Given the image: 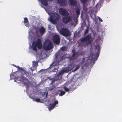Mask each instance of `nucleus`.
I'll return each mask as SVG.
<instances>
[{"label":"nucleus","instance_id":"nucleus-40","mask_svg":"<svg viewBox=\"0 0 122 122\" xmlns=\"http://www.w3.org/2000/svg\"><path fill=\"white\" fill-rule=\"evenodd\" d=\"M79 15H78V16H76V17L77 18L78 17H79Z\"/></svg>","mask_w":122,"mask_h":122},{"label":"nucleus","instance_id":"nucleus-14","mask_svg":"<svg viewBox=\"0 0 122 122\" xmlns=\"http://www.w3.org/2000/svg\"><path fill=\"white\" fill-rule=\"evenodd\" d=\"M58 3L60 5L66 6L67 5V1L66 0H57Z\"/></svg>","mask_w":122,"mask_h":122},{"label":"nucleus","instance_id":"nucleus-13","mask_svg":"<svg viewBox=\"0 0 122 122\" xmlns=\"http://www.w3.org/2000/svg\"><path fill=\"white\" fill-rule=\"evenodd\" d=\"M95 47L96 48L97 50V51L95 54V56L96 57H95L94 59L95 60V59H96L95 60H96L99 55V52L100 51V47L99 45H97L95 46Z\"/></svg>","mask_w":122,"mask_h":122},{"label":"nucleus","instance_id":"nucleus-23","mask_svg":"<svg viewBox=\"0 0 122 122\" xmlns=\"http://www.w3.org/2000/svg\"><path fill=\"white\" fill-rule=\"evenodd\" d=\"M33 100H34L36 102H40L41 103L42 102L41 101V99H40L39 98L34 99H33Z\"/></svg>","mask_w":122,"mask_h":122},{"label":"nucleus","instance_id":"nucleus-2","mask_svg":"<svg viewBox=\"0 0 122 122\" xmlns=\"http://www.w3.org/2000/svg\"><path fill=\"white\" fill-rule=\"evenodd\" d=\"M42 47V42L40 39L38 38L36 41L33 42L31 47L34 51H37V47L38 49H40Z\"/></svg>","mask_w":122,"mask_h":122},{"label":"nucleus","instance_id":"nucleus-20","mask_svg":"<svg viewBox=\"0 0 122 122\" xmlns=\"http://www.w3.org/2000/svg\"><path fill=\"white\" fill-rule=\"evenodd\" d=\"M32 65L33 66L37 67L38 66V62H37L34 61H32Z\"/></svg>","mask_w":122,"mask_h":122},{"label":"nucleus","instance_id":"nucleus-22","mask_svg":"<svg viewBox=\"0 0 122 122\" xmlns=\"http://www.w3.org/2000/svg\"><path fill=\"white\" fill-rule=\"evenodd\" d=\"M69 66L68 67V68L66 69H64V70L63 71L64 72H67L71 70L72 69V68H71L69 69Z\"/></svg>","mask_w":122,"mask_h":122},{"label":"nucleus","instance_id":"nucleus-35","mask_svg":"<svg viewBox=\"0 0 122 122\" xmlns=\"http://www.w3.org/2000/svg\"><path fill=\"white\" fill-rule=\"evenodd\" d=\"M30 69L32 71H34V69H33L32 67H30Z\"/></svg>","mask_w":122,"mask_h":122},{"label":"nucleus","instance_id":"nucleus-7","mask_svg":"<svg viewBox=\"0 0 122 122\" xmlns=\"http://www.w3.org/2000/svg\"><path fill=\"white\" fill-rule=\"evenodd\" d=\"M60 34L65 36H69L71 35V33L69 30L67 29L63 28L60 30Z\"/></svg>","mask_w":122,"mask_h":122},{"label":"nucleus","instance_id":"nucleus-29","mask_svg":"<svg viewBox=\"0 0 122 122\" xmlns=\"http://www.w3.org/2000/svg\"><path fill=\"white\" fill-rule=\"evenodd\" d=\"M80 1L83 3H84L88 1V0H80Z\"/></svg>","mask_w":122,"mask_h":122},{"label":"nucleus","instance_id":"nucleus-10","mask_svg":"<svg viewBox=\"0 0 122 122\" xmlns=\"http://www.w3.org/2000/svg\"><path fill=\"white\" fill-rule=\"evenodd\" d=\"M59 11L60 14L63 16H65L69 15V13L64 9L60 8Z\"/></svg>","mask_w":122,"mask_h":122},{"label":"nucleus","instance_id":"nucleus-15","mask_svg":"<svg viewBox=\"0 0 122 122\" xmlns=\"http://www.w3.org/2000/svg\"><path fill=\"white\" fill-rule=\"evenodd\" d=\"M69 2L70 4L72 6L76 5L77 2L76 0H69Z\"/></svg>","mask_w":122,"mask_h":122},{"label":"nucleus","instance_id":"nucleus-9","mask_svg":"<svg viewBox=\"0 0 122 122\" xmlns=\"http://www.w3.org/2000/svg\"><path fill=\"white\" fill-rule=\"evenodd\" d=\"M72 21L71 17L70 16H66L62 18V21L65 24H67Z\"/></svg>","mask_w":122,"mask_h":122},{"label":"nucleus","instance_id":"nucleus-28","mask_svg":"<svg viewBox=\"0 0 122 122\" xmlns=\"http://www.w3.org/2000/svg\"><path fill=\"white\" fill-rule=\"evenodd\" d=\"M64 89L65 91L66 92H68L69 91V89L66 87L65 86H64Z\"/></svg>","mask_w":122,"mask_h":122},{"label":"nucleus","instance_id":"nucleus-27","mask_svg":"<svg viewBox=\"0 0 122 122\" xmlns=\"http://www.w3.org/2000/svg\"><path fill=\"white\" fill-rule=\"evenodd\" d=\"M83 10L85 11H86L87 10V9L85 5H84L83 7Z\"/></svg>","mask_w":122,"mask_h":122},{"label":"nucleus","instance_id":"nucleus-37","mask_svg":"<svg viewBox=\"0 0 122 122\" xmlns=\"http://www.w3.org/2000/svg\"><path fill=\"white\" fill-rule=\"evenodd\" d=\"M48 93H47L46 95V98H47Z\"/></svg>","mask_w":122,"mask_h":122},{"label":"nucleus","instance_id":"nucleus-31","mask_svg":"<svg viewBox=\"0 0 122 122\" xmlns=\"http://www.w3.org/2000/svg\"><path fill=\"white\" fill-rule=\"evenodd\" d=\"M54 64V63H52L50 65V67L51 68L52 67L55 66V65H53V64Z\"/></svg>","mask_w":122,"mask_h":122},{"label":"nucleus","instance_id":"nucleus-21","mask_svg":"<svg viewBox=\"0 0 122 122\" xmlns=\"http://www.w3.org/2000/svg\"><path fill=\"white\" fill-rule=\"evenodd\" d=\"M75 11L76 14V16H78L80 14V10L78 9H76Z\"/></svg>","mask_w":122,"mask_h":122},{"label":"nucleus","instance_id":"nucleus-32","mask_svg":"<svg viewBox=\"0 0 122 122\" xmlns=\"http://www.w3.org/2000/svg\"><path fill=\"white\" fill-rule=\"evenodd\" d=\"M16 67L18 69L20 70H21L22 69H23L22 68L20 67L19 66H17Z\"/></svg>","mask_w":122,"mask_h":122},{"label":"nucleus","instance_id":"nucleus-1","mask_svg":"<svg viewBox=\"0 0 122 122\" xmlns=\"http://www.w3.org/2000/svg\"><path fill=\"white\" fill-rule=\"evenodd\" d=\"M20 71L22 75L19 77H17V79L18 80L22 82L24 84L26 85V88L27 89L29 86L30 81L27 78L24 77L23 75H25L26 77H27L29 75V73L23 69H22V70H20Z\"/></svg>","mask_w":122,"mask_h":122},{"label":"nucleus","instance_id":"nucleus-5","mask_svg":"<svg viewBox=\"0 0 122 122\" xmlns=\"http://www.w3.org/2000/svg\"><path fill=\"white\" fill-rule=\"evenodd\" d=\"M43 49L46 51H49L53 48L52 43L48 40L45 41L43 46Z\"/></svg>","mask_w":122,"mask_h":122},{"label":"nucleus","instance_id":"nucleus-16","mask_svg":"<svg viewBox=\"0 0 122 122\" xmlns=\"http://www.w3.org/2000/svg\"><path fill=\"white\" fill-rule=\"evenodd\" d=\"M25 25L27 27L29 26V22L28 19L26 17L24 18V21Z\"/></svg>","mask_w":122,"mask_h":122},{"label":"nucleus","instance_id":"nucleus-34","mask_svg":"<svg viewBox=\"0 0 122 122\" xmlns=\"http://www.w3.org/2000/svg\"><path fill=\"white\" fill-rule=\"evenodd\" d=\"M98 19L99 20V21H101V22H102L103 21V20H102V19H101L100 17H99L98 18Z\"/></svg>","mask_w":122,"mask_h":122},{"label":"nucleus","instance_id":"nucleus-26","mask_svg":"<svg viewBox=\"0 0 122 122\" xmlns=\"http://www.w3.org/2000/svg\"><path fill=\"white\" fill-rule=\"evenodd\" d=\"M80 67V66L79 65H76V67L75 68L74 70L73 71H75L77 70H78Z\"/></svg>","mask_w":122,"mask_h":122},{"label":"nucleus","instance_id":"nucleus-3","mask_svg":"<svg viewBox=\"0 0 122 122\" xmlns=\"http://www.w3.org/2000/svg\"><path fill=\"white\" fill-rule=\"evenodd\" d=\"M60 18V15L56 13H53L51 14L49 21L52 23L56 24L59 21Z\"/></svg>","mask_w":122,"mask_h":122},{"label":"nucleus","instance_id":"nucleus-8","mask_svg":"<svg viewBox=\"0 0 122 122\" xmlns=\"http://www.w3.org/2000/svg\"><path fill=\"white\" fill-rule=\"evenodd\" d=\"M52 41L54 43L57 45H59L60 43V38L59 36L55 34L52 37Z\"/></svg>","mask_w":122,"mask_h":122},{"label":"nucleus","instance_id":"nucleus-39","mask_svg":"<svg viewBox=\"0 0 122 122\" xmlns=\"http://www.w3.org/2000/svg\"><path fill=\"white\" fill-rule=\"evenodd\" d=\"M49 1H50L51 2L53 0H48Z\"/></svg>","mask_w":122,"mask_h":122},{"label":"nucleus","instance_id":"nucleus-25","mask_svg":"<svg viewBox=\"0 0 122 122\" xmlns=\"http://www.w3.org/2000/svg\"><path fill=\"white\" fill-rule=\"evenodd\" d=\"M65 92L64 91H61V93L59 94V96H62L65 93Z\"/></svg>","mask_w":122,"mask_h":122},{"label":"nucleus","instance_id":"nucleus-41","mask_svg":"<svg viewBox=\"0 0 122 122\" xmlns=\"http://www.w3.org/2000/svg\"><path fill=\"white\" fill-rule=\"evenodd\" d=\"M15 81H16L15 80Z\"/></svg>","mask_w":122,"mask_h":122},{"label":"nucleus","instance_id":"nucleus-11","mask_svg":"<svg viewBox=\"0 0 122 122\" xmlns=\"http://www.w3.org/2000/svg\"><path fill=\"white\" fill-rule=\"evenodd\" d=\"M48 78L50 80H52L53 81V80H55V81H56L58 80H60L61 78V76L60 74H58L55 77L54 75H52L51 76L48 77Z\"/></svg>","mask_w":122,"mask_h":122},{"label":"nucleus","instance_id":"nucleus-17","mask_svg":"<svg viewBox=\"0 0 122 122\" xmlns=\"http://www.w3.org/2000/svg\"><path fill=\"white\" fill-rule=\"evenodd\" d=\"M45 31V29L43 26H41L39 29L40 32L42 35L44 33Z\"/></svg>","mask_w":122,"mask_h":122},{"label":"nucleus","instance_id":"nucleus-30","mask_svg":"<svg viewBox=\"0 0 122 122\" xmlns=\"http://www.w3.org/2000/svg\"><path fill=\"white\" fill-rule=\"evenodd\" d=\"M58 68H56L55 67L54 68V69H53L52 71H53L55 72L56 71H57L58 70Z\"/></svg>","mask_w":122,"mask_h":122},{"label":"nucleus","instance_id":"nucleus-38","mask_svg":"<svg viewBox=\"0 0 122 122\" xmlns=\"http://www.w3.org/2000/svg\"><path fill=\"white\" fill-rule=\"evenodd\" d=\"M13 65L14 66L16 67H17V66H16L14 64H13V65Z\"/></svg>","mask_w":122,"mask_h":122},{"label":"nucleus","instance_id":"nucleus-18","mask_svg":"<svg viewBox=\"0 0 122 122\" xmlns=\"http://www.w3.org/2000/svg\"><path fill=\"white\" fill-rule=\"evenodd\" d=\"M55 81V80H53L52 81L50 84V86L49 87V90L51 91L55 87V86H53L52 84Z\"/></svg>","mask_w":122,"mask_h":122},{"label":"nucleus","instance_id":"nucleus-12","mask_svg":"<svg viewBox=\"0 0 122 122\" xmlns=\"http://www.w3.org/2000/svg\"><path fill=\"white\" fill-rule=\"evenodd\" d=\"M58 102L57 100H55L54 102L52 104H50L48 107L49 110H51L53 109L56 105L58 104Z\"/></svg>","mask_w":122,"mask_h":122},{"label":"nucleus","instance_id":"nucleus-6","mask_svg":"<svg viewBox=\"0 0 122 122\" xmlns=\"http://www.w3.org/2000/svg\"><path fill=\"white\" fill-rule=\"evenodd\" d=\"M71 51L72 53V56L70 57H67L68 60L71 61L77 59L80 55L79 52H76L75 49H73Z\"/></svg>","mask_w":122,"mask_h":122},{"label":"nucleus","instance_id":"nucleus-33","mask_svg":"<svg viewBox=\"0 0 122 122\" xmlns=\"http://www.w3.org/2000/svg\"><path fill=\"white\" fill-rule=\"evenodd\" d=\"M29 97H30V98H31L32 99H33V97L32 96V94H30V95H29Z\"/></svg>","mask_w":122,"mask_h":122},{"label":"nucleus","instance_id":"nucleus-19","mask_svg":"<svg viewBox=\"0 0 122 122\" xmlns=\"http://www.w3.org/2000/svg\"><path fill=\"white\" fill-rule=\"evenodd\" d=\"M40 1L43 5L46 6L48 5V2L47 0H40Z\"/></svg>","mask_w":122,"mask_h":122},{"label":"nucleus","instance_id":"nucleus-4","mask_svg":"<svg viewBox=\"0 0 122 122\" xmlns=\"http://www.w3.org/2000/svg\"><path fill=\"white\" fill-rule=\"evenodd\" d=\"M93 40L92 37L90 35H87L86 36L84 37L81 38L79 40L80 42H84L87 41L86 42V44L91 45Z\"/></svg>","mask_w":122,"mask_h":122},{"label":"nucleus","instance_id":"nucleus-36","mask_svg":"<svg viewBox=\"0 0 122 122\" xmlns=\"http://www.w3.org/2000/svg\"><path fill=\"white\" fill-rule=\"evenodd\" d=\"M88 32V31L87 29H86L85 31V33H86Z\"/></svg>","mask_w":122,"mask_h":122},{"label":"nucleus","instance_id":"nucleus-24","mask_svg":"<svg viewBox=\"0 0 122 122\" xmlns=\"http://www.w3.org/2000/svg\"><path fill=\"white\" fill-rule=\"evenodd\" d=\"M60 49L62 51H66V50L67 48L65 46H64L62 47Z\"/></svg>","mask_w":122,"mask_h":122}]
</instances>
